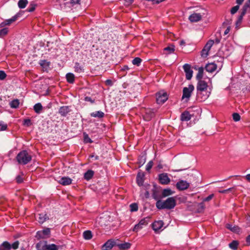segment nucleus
<instances>
[{"mask_svg":"<svg viewBox=\"0 0 250 250\" xmlns=\"http://www.w3.org/2000/svg\"><path fill=\"white\" fill-rule=\"evenodd\" d=\"M131 211H136L138 210V207L137 204L132 203L130 205Z\"/></svg>","mask_w":250,"mask_h":250,"instance_id":"obj_47","label":"nucleus"},{"mask_svg":"<svg viewBox=\"0 0 250 250\" xmlns=\"http://www.w3.org/2000/svg\"><path fill=\"white\" fill-rule=\"evenodd\" d=\"M191 118V115L188 111H184L181 115V120L182 121H188Z\"/></svg>","mask_w":250,"mask_h":250,"instance_id":"obj_22","label":"nucleus"},{"mask_svg":"<svg viewBox=\"0 0 250 250\" xmlns=\"http://www.w3.org/2000/svg\"><path fill=\"white\" fill-rule=\"evenodd\" d=\"M23 125H26L27 126H30V125H31L32 123H31V121L30 119H24L23 121Z\"/></svg>","mask_w":250,"mask_h":250,"instance_id":"obj_52","label":"nucleus"},{"mask_svg":"<svg viewBox=\"0 0 250 250\" xmlns=\"http://www.w3.org/2000/svg\"><path fill=\"white\" fill-rule=\"evenodd\" d=\"M92 233L90 230H86L83 232V237L85 240H90L92 238Z\"/></svg>","mask_w":250,"mask_h":250,"instance_id":"obj_31","label":"nucleus"},{"mask_svg":"<svg viewBox=\"0 0 250 250\" xmlns=\"http://www.w3.org/2000/svg\"><path fill=\"white\" fill-rule=\"evenodd\" d=\"M247 12L250 11V0H248L244 5L243 8Z\"/></svg>","mask_w":250,"mask_h":250,"instance_id":"obj_44","label":"nucleus"},{"mask_svg":"<svg viewBox=\"0 0 250 250\" xmlns=\"http://www.w3.org/2000/svg\"><path fill=\"white\" fill-rule=\"evenodd\" d=\"M70 112V109L68 106H63L60 108L59 112L63 116H66Z\"/></svg>","mask_w":250,"mask_h":250,"instance_id":"obj_21","label":"nucleus"},{"mask_svg":"<svg viewBox=\"0 0 250 250\" xmlns=\"http://www.w3.org/2000/svg\"><path fill=\"white\" fill-rule=\"evenodd\" d=\"M208 83L203 80L198 81L196 86L197 91H207Z\"/></svg>","mask_w":250,"mask_h":250,"instance_id":"obj_8","label":"nucleus"},{"mask_svg":"<svg viewBox=\"0 0 250 250\" xmlns=\"http://www.w3.org/2000/svg\"><path fill=\"white\" fill-rule=\"evenodd\" d=\"M8 32V28H4L0 30V38H2L7 34Z\"/></svg>","mask_w":250,"mask_h":250,"instance_id":"obj_41","label":"nucleus"},{"mask_svg":"<svg viewBox=\"0 0 250 250\" xmlns=\"http://www.w3.org/2000/svg\"><path fill=\"white\" fill-rule=\"evenodd\" d=\"M124 1L125 4L126 6H129L133 3L134 0H124Z\"/></svg>","mask_w":250,"mask_h":250,"instance_id":"obj_62","label":"nucleus"},{"mask_svg":"<svg viewBox=\"0 0 250 250\" xmlns=\"http://www.w3.org/2000/svg\"><path fill=\"white\" fill-rule=\"evenodd\" d=\"M35 6L36 5L34 4H30V7L27 9V11L29 12L34 11L35 9Z\"/></svg>","mask_w":250,"mask_h":250,"instance_id":"obj_59","label":"nucleus"},{"mask_svg":"<svg viewBox=\"0 0 250 250\" xmlns=\"http://www.w3.org/2000/svg\"><path fill=\"white\" fill-rule=\"evenodd\" d=\"M118 247L120 250H127L131 247V244L129 243H124L118 244Z\"/></svg>","mask_w":250,"mask_h":250,"instance_id":"obj_24","label":"nucleus"},{"mask_svg":"<svg viewBox=\"0 0 250 250\" xmlns=\"http://www.w3.org/2000/svg\"><path fill=\"white\" fill-rule=\"evenodd\" d=\"M38 220L40 223H43L47 219H48V217L47 216L46 214H38Z\"/></svg>","mask_w":250,"mask_h":250,"instance_id":"obj_33","label":"nucleus"},{"mask_svg":"<svg viewBox=\"0 0 250 250\" xmlns=\"http://www.w3.org/2000/svg\"><path fill=\"white\" fill-rule=\"evenodd\" d=\"M152 197L153 198L157 200L158 201V200H160L161 198H162V194H161L159 191H158L156 188L154 186L152 189Z\"/></svg>","mask_w":250,"mask_h":250,"instance_id":"obj_17","label":"nucleus"},{"mask_svg":"<svg viewBox=\"0 0 250 250\" xmlns=\"http://www.w3.org/2000/svg\"><path fill=\"white\" fill-rule=\"evenodd\" d=\"M217 68L216 64L214 62L208 63L205 66V69L207 71L212 73Z\"/></svg>","mask_w":250,"mask_h":250,"instance_id":"obj_18","label":"nucleus"},{"mask_svg":"<svg viewBox=\"0 0 250 250\" xmlns=\"http://www.w3.org/2000/svg\"><path fill=\"white\" fill-rule=\"evenodd\" d=\"M47 242H40L36 244V248L38 250H43V248L45 246Z\"/></svg>","mask_w":250,"mask_h":250,"instance_id":"obj_40","label":"nucleus"},{"mask_svg":"<svg viewBox=\"0 0 250 250\" xmlns=\"http://www.w3.org/2000/svg\"><path fill=\"white\" fill-rule=\"evenodd\" d=\"M90 116L92 117L102 118L104 117V113L101 111H98L91 113Z\"/></svg>","mask_w":250,"mask_h":250,"instance_id":"obj_26","label":"nucleus"},{"mask_svg":"<svg viewBox=\"0 0 250 250\" xmlns=\"http://www.w3.org/2000/svg\"><path fill=\"white\" fill-rule=\"evenodd\" d=\"M16 180L17 183L18 184H20L23 182V179L22 177V176L21 175H18L16 178Z\"/></svg>","mask_w":250,"mask_h":250,"instance_id":"obj_55","label":"nucleus"},{"mask_svg":"<svg viewBox=\"0 0 250 250\" xmlns=\"http://www.w3.org/2000/svg\"><path fill=\"white\" fill-rule=\"evenodd\" d=\"M115 245V242L111 239L108 240L106 241L102 246L104 249H106L107 250H110Z\"/></svg>","mask_w":250,"mask_h":250,"instance_id":"obj_15","label":"nucleus"},{"mask_svg":"<svg viewBox=\"0 0 250 250\" xmlns=\"http://www.w3.org/2000/svg\"><path fill=\"white\" fill-rule=\"evenodd\" d=\"M20 243L19 241H16L14 242L12 244H10V250L13 249L14 250H16L19 248Z\"/></svg>","mask_w":250,"mask_h":250,"instance_id":"obj_46","label":"nucleus"},{"mask_svg":"<svg viewBox=\"0 0 250 250\" xmlns=\"http://www.w3.org/2000/svg\"><path fill=\"white\" fill-rule=\"evenodd\" d=\"M226 228L229 229H230L231 231L234 232H238L240 231V228L238 226H232V225L227 224L226 225Z\"/></svg>","mask_w":250,"mask_h":250,"instance_id":"obj_29","label":"nucleus"},{"mask_svg":"<svg viewBox=\"0 0 250 250\" xmlns=\"http://www.w3.org/2000/svg\"><path fill=\"white\" fill-rule=\"evenodd\" d=\"M238 246V242L237 241H233L229 244V247L233 250H236Z\"/></svg>","mask_w":250,"mask_h":250,"instance_id":"obj_39","label":"nucleus"},{"mask_svg":"<svg viewBox=\"0 0 250 250\" xmlns=\"http://www.w3.org/2000/svg\"><path fill=\"white\" fill-rule=\"evenodd\" d=\"M144 176L145 174L143 172H139L137 174L136 181L139 186H141L143 184Z\"/></svg>","mask_w":250,"mask_h":250,"instance_id":"obj_20","label":"nucleus"},{"mask_svg":"<svg viewBox=\"0 0 250 250\" xmlns=\"http://www.w3.org/2000/svg\"><path fill=\"white\" fill-rule=\"evenodd\" d=\"M34 110L36 113L40 114L42 110V106L41 103H37L34 106Z\"/></svg>","mask_w":250,"mask_h":250,"instance_id":"obj_32","label":"nucleus"},{"mask_svg":"<svg viewBox=\"0 0 250 250\" xmlns=\"http://www.w3.org/2000/svg\"><path fill=\"white\" fill-rule=\"evenodd\" d=\"M27 0H20L18 2V6L21 9L24 8L28 4Z\"/></svg>","mask_w":250,"mask_h":250,"instance_id":"obj_37","label":"nucleus"},{"mask_svg":"<svg viewBox=\"0 0 250 250\" xmlns=\"http://www.w3.org/2000/svg\"><path fill=\"white\" fill-rule=\"evenodd\" d=\"M198 212H202V211H203L205 208V205H204V203L203 202L198 204Z\"/></svg>","mask_w":250,"mask_h":250,"instance_id":"obj_45","label":"nucleus"},{"mask_svg":"<svg viewBox=\"0 0 250 250\" xmlns=\"http://www.w3.org/2000/svg\"><path fill=\"white\" fill-rule=\"evenodd\" d=\"M94 171L92 170H87L84 174V178L86 180H90L94 175Z\"/></svg>","mask_w":250,"mask_h":250,"instance_id":"obj_28","label":"nucleus"},{"mask_svg":"<svg viewBox=\"0 0 250 250\" xmlns=\"http://www.w3.org/2000/svg\"><path fill=\"white\" fill-rule=\"evenodd\" d=\"M202 17L200 13H193L189 16L188 19L192 22H197L201 20Z\"/></svg>","mask_w":250,"mask_h":250,"instance_id":"obj_14","label":"nucleus"},{"mask_svg":"<svg viewBox=\"0 0 250 250\" xmlns=\"http://www.w3.org/2000/svg\"><path fill=\"white\" fill-rule=\"evenodd\" d=\"M149 221V217H146L141 219L138 224L135 225L133 231L137 232L142 229L144 227L147 225Z\"/></svg>","mask_w":250,"mask_h":250,"instance_id":"obj_3","label":"nucleus"},{"mask_svg":"<svg viewBox=\"0 0 250 250\" xmlns=\"http://www.w3.org/2000/svg\"><path fill=\"white\" fill-rule=\"evenodd\" d=\"M84 101H86V102H90L91 104H93L95 102V100H93L91 99V97H85L84 98Z\"/></svg>","mask_w":250,"mask_h":250,"instance_id":"obj_60","label":"nucleus"},{"mask_svg":"<svg viewBox=\"0 0 250 250\" xmlns=\"http://www.w3.org/2000/svg\"><path fill=\"white\" fill-rule=\"evenodd\" d=\"M142 60L139 57L135 58L132 61V63L134 65L139 66L142 62Z\"/></svg>","mask_w":250,"mask_h":250,"instance_id":"obj_42","label":"nucleus"},{"mask_svg":"<svg viewBox=\"0 0 250 250\" xmlns=\"http://www.w3.org/2000/svg\"><path fill=\"white\" fill-rule=\"evenodd\" d=\"M174 191H172L170 188L164 189L162 192V197H166L173 194Z\"/></svg>","mask_w":250,"mask_h":250,"instance_id":"obj_25","label":"nucleus"},{"mask_svg":"<svg viewBox=\"0 0 250 250\" xmlns=\"http://www.w3.org/2000/svg\"><path fill=\"white\" fill-rule=\"evenodd\" d=\"M164 51H167L168 53L170 54L174 52V48L173 46H167L164 48Z\"/></svg>","mask_w":250,"mask_h":250,"instance_id":"obj_53","label":"nucleus"},{"mask_svg":"<svg viewBox=\"0 0 250 250\" xmlns=\"http://www.w3.org/2000/svg\"><path fill=\"white\" fill-rule=\"evenodd\" d=\"M43 250H58L59 247L55 244H49L47 245L46 244L45 246H44Z\"/></svg>","mask_w":250,"mask_h":250,"instance_id":"obj_23","label":"nucleus"},{"mask_svg":"<svg viewBox=\"0 0 250 250\" xmlns=\"http://www.w3.org/2000/svg\"><path fill=\"white\" fill-rule=\"evenodd\" d=\"M208 96L207 91H197V100L199 102L204 101Z\"/></svg>","mask_w":250,"mask_h":250,"instance_id":"obj_13","label":"nucleus"},{"mask_svg":"<svg viewBox=\"0 0 250 250\" xmlns=\"http://www.w3.org/2000/svg\"><path fill=\"white\" fill-rule=\"evenodd\" d=\"M232 118H233V120L235 122L239 121L240 120V116L237 113H234L232 114Z\"/></svg>","mask_w":250,"mask_h":250,"instance_id":"obj_48","label":"nucleus"},{"mask_svg":"<svg viewBox=\"0 0 250 250\" xmlns=\"http://www.w3.org/2000/svg\"><path fill=\"white\" fill-rule=\"evenodd\" d=\"M0 130L4 131L7 129V125L3 121H0Z\"/></svg>","mask_w":250,"mask_h":250,"instance_id":"obj_50","label":"nucleus"},{"mask_svg":"<svg viewBox=\"0 0 250 250\" xmlns=\"http://www.w3.org/2000/svg\"><path fill=\"white\" fill-rule=\"evenodd\" d=\"M176 205V201L174 197H169L164 201L158 200L156 203V206L159 209H171L173 208Z\"/></svg>","mask_w":250,"mask_h":250,"instance_id":"obj_1","label":"nucleus"},{"mask_svg":"<svg viewBox=\"0 0 250 250\" xmlns=\"http://www.w3.org/2000/svg\"><path fill=\"white\" fill-rule=\"evenodd\" d=\"M39 64L41 66H42L43 68H46V67L49 66L50 64V62H47L46 60H41L40 61Z\"/></svg>","mask_w":250,"mask_h":250,"instance_id":"obj_43","label":"nucleus"},{"mask_svg":"<svg viewBox=\"0 0 250 250\" xmlns=\"http://www.w3.org/2000/svg\"><path fill=\"white\" fill-rule=\"evenodd\" d=\"M183 69L186 73V77L187 80H190L192 77L193 71L189 64H185L183 66Z\"/></svg>","mask_w":250,"mask_h":250,"instance_id":"obj_9","label":"nucleus"},{"mask_svg":"<svg viewBox=\"0 0 250 250\" xmlns=\"http://www.w3.org/2000/svg\"><path fill=\"white\" fill-rule=\"evenodd\" d=\"M239 9V5H237L233 7L230 10V13L231 14H234Z\"/></svg>","mask_w":250,"mask_h":250,"instance_id":"obj_51","label":"nucleus"},{"mask_svg":"<svg viewBox=\"0 0 250 250\" xmlns=\"http://www.w3.org/2000/svg\"><path fill=\"white\" fill-rule=\"evenodd\" d=\"M204 69L203 68L201 67L199 68L197 74L196 75V78L198 81L202 80L203 77Z\"/></svg>","mask_w":250,"mask_h":250,"instance_id":"obj_36","label":"nucleus"},{"mask_svg":"<svg viewBox=\"0 0 250 250\" xmlns=\"http://www.w3.org/2000/svg\"><path fill=\"white\" fill-rule=\"evenodd\" d=\"M50 230L49 228H47L42 230V233L45 235H48L50 234Z\"/></svg>","mask_w":250,"mask_h":250,"instance_id":"obj_61","label":"nucleus"},{"mask_svg":"<svg viewBox=\"0 0 250 250\" xmlns=\"http://www.w3.org/2000/svg\"><path fill=\"white\" fill-rule=\"evenodd\" d=\"M156 102L158 104H163L167 99V93L164 92H159L156 93Z\"/></svg>","mask_w":250,"mask_h":250,"instance_id":"obj_4","label":"nucleus"},{"mask_svg":"<svg viewBox=\"0 0 250 250\" xmlns=\"http://www.w3.org/2000/svg\"><path fill=\"white\" fill-rule=\"evenodd\" d=\"M213 197H214V194H211L209 195V196H208L207 197L205 198L203 200V202L204 203L205 202L209 201L210 200H211L213 198Z\"/></svg>","mask_w":250,"mask_h":250,"instance_id":"obj_57","label":"nucleus"},{"mask_svg":"<svg viewBox=\"0 0 250 250\" xmlns=\"http://www.w3.org/2000/svg\"><path fill=\"white\" fill-rule=\"evenodd\" d=\"M153 165V162L152 161H149L146 166V170L148 171L152 168Z\"/></svg>","mask_w":250,"mask_h":250,"instance_id":"obj_56","label":"nucleus"},{"mask_svg":"<svg viewBox=\"0 0 250 250\" xmlns=\"http://www.w3.org/2000/svg\"><path fill=\"white\" fill-rule=\"evenodd\" d=\"M214 43V41H208L204 48L201 51V55L202 57L205 58L208 55V52Z\"/></svg>","mask_w":250,"mask_h":250,"instance_id":"obj_5","label":"nucleus"},{"mask_svg":"<svg viewBox=\"0 0 250 250\" xmlns=\"http://www.w3.org/2000/svg\"><path fill=\"white\" fill-rule=\"evenodd\" d=\"M176 188L179 190H184L187 189L189 187V184L186 181L180 180L176 184Z\"/></svg>","mask_w":250,"mask_h":250,"instance_id":"obj_10","label":"nucleus"},{"mask_svg":"<svg viewBox=\"0 0 250 250\" xmlns=\"http://www.w3.org/2000/svg\"><path fill=\"white\" fill-rule=\"evenodd\" d=\"M18 17L19 15L16 14L12 17L11 19L5 20L4 21L0 23V27L3 28L6 25H10L12 23L14 22L17 20Z\"/></svg>","mask_w":250,"mask_h":250,"instance_id":"obj_12","label":"nucleus"},{"mask_svg":"<svg viewBox=\"0 0 250 250\" xmlns=\"http://www.w3.org/2000/svg\"><path fill=\"white\" fill-rule=\"evenodd\" d=\"M75 71L77 73H82L83 71V67L80 65L78 62H76L75 64Z\"/></svg>","mask_w":250,"mask_h":250,"instance_id":"obj_38","label":"nucleus"},{"mask_svg":"<svg viewBox=\"0 0 250 250\" xmlns=\"http://www.w3.org/2000/svg\"><path fill=\"white\" fill-rule=\"evenodd\" d=\"M246 13H247V11L242 8L241 13L240 15H239V16L238 17V19L236 22V24L237 25L240 24L241 23L242 21L243 18V17L245 16V15L246 14Z\"/></svg>","mask_w":250,"mask_h":250,"instance_id":"obj_34","label":"nucleus"},{"mask_svg":"<svg viewBox=\"0 0 250 250\" xmlns=\"http://www.w3.org/2000/svg\"><path fill=\"white\" fill-rule=\"evenodd\" d=\"M245 178L248 182H250V174L246 175Z\"/></svg>","mask_w":250,"mask_h":250,"instance_id":"obj_64","label":"nucleus"},{"mask_svg":"<svg viewBox=\"0 0 250 250\" xmlns=\"http://www.w3.org/2000/svg\"><path fill=\"white\" fill-rule=\"evenodd\" d=\"M146 162V157L144 156H141L139 157V164H140L141 165H144V164Z\"/></svg>","mask_w":250,"mask_h":250,"instance_id":"obj_54","label":"nucleus"},{"mask_svg":"<svg viewBox=\"0 0 250 250\" xmlns=\"http://www.w3.org/2000/svg\"><path fill=\"white\" fill-rule=\"evenodd\" d=\"M20 104V101L18 99H15L12 101L9 104L11 108H17L19 107Z\"/></svg>","mask_w":250,"mask_h":250,"instance_id":"obj_35","label":"nucleus"},{"mask_svg":"<svg viewBox=\"0 0 250 250\" xmlns=\"http://www.w3.org/2000/svg\"><path fill=\"white\" fill-rule=\"evenodd\" d=\"M67 81L70 83H73L74 82L75 76L73 73H68L66 75Z\"/></svg>","mask_w":250,"mask_h":250,"instance_id":"obj_30","label":"nucleus"},{"mask_svg":"<svg viewBox=\"0 0 250 250\" xmlns=\"http://www.w3.org/2000/svg\"><path fill=\"white\" fill-rule=\"evenodd\" d=\"M158 177L159 182L162 185H167L170 182V179L167 173L160 174Z\"/></svg>","mask_w":250,"mask_h":250,"instance_id":"obj_7","label":"nucleus"},{"mask_svg":"<svg viewBox=\"0 0 250 250\" xmlns=\"http://www.w3.org/2000/svg\"><path fill=\"white\" fill-rule=\"evenodd\" d=\"M0 250H10V244L7 241L3 242L0 245Z\"/></svg>","mask_w":250,"mask_h":250,"instance_id":"obj_27","label":"nucleus"},{"mask_svg":"<svg viewBox=\"0 0 250 250\" xmlns=\"http://www.w3.org/2000/svg\"><path fill=\"white\" fill-rule=\"evenodd\" d=\"M59 182L63 186H67L71 184L72 179L68 177H63L60 179Z\"/></svg>","mask_w":250,"mask_h":250,"instance_id":"obj_19","label":"nucleus"},{"mask_svg":"<svg viewBox=\"0 0 250 250\" xmlns=\"http://www.w3.org/2000/svg\"><path fill=\"white\" fill-rule=\"evenodd\" d=\"M84 142L86 143H91L92 141L91 139L88 137V135L87 134L84 133Z\"/></svg>","mask_w":250,"mask_h":250,"instance_id":"obj_49","label":"nucleus"},{"mask_svg":"<svg viewBox=\"0 0 250 250\" xmlns=\"http://www.w3.org/2000/svg\"><path fill=\"white\" fill-rule=\"evenodd\" d=\"M194 89V87L192 84H189L188 87H184L183 90L182 99L187 98L188 99L190 97Z\"/></svg>","mask_w":250,"mask_h":250,"instance_id":"obj_6","label":"nucleus"},{"mask_svg":"<svg viewBox=\"0 0 250 250\" xmlns=\"http://www.w3.org/2000/svg\"><path fill=\"white\" fill-rule=\"evenodd\" d=\"M81 0H71L70 3L72 5L80 4Z\"/></svg>","mask_w":250,"mask_h":250,"instance_id":"obj_63","label":"nucleus"},{"mask_svg":"<svg viewBox=\"0 0 250 250\" xmlns=\"http://www.w3.org/2000/svg\"><path fill=\"white\" fill-rule=\"evenodd\" d=\"M163 225L164 223L161 220L155 221L152 224V228L154 231H157L163 227Z\"/></svg>","mask_w":250,"mask_h":250,"instance_id":"obj_16","label":"nucleus"},{"mask_svg":"<svg viewBox=\"0 0 250 250\" xmlns=\"http://www.w3.org/2000/svg\"><path fill=\"white\" fill-rule=\"evenodd\" d=\"M6 74L4 71L0 70V80H3L6 78Z\"/></svg>","mask_w":250,"mask_h":250,"instance_id":"obj_58","label":"nucleus"},{"mask_svg":"<svg viewBox=\"0 0 250 250\" xmlns=\"http://www.w3.org/2000/svg\"><path fill=\"white\" fill-rule=\"evenodd\" d=\"M155 115L154 111L152 109H146L145 110V114L143 116L145 120L150 121Z\"/></svg>","mask_w":250,"mask_h":250,"instance_id":"obj_11","label":"nucleus"},{"mask_svg":"<svg viewBox=\"0 0 250 250\" xmlns=\"http://www.w3.org/2000/svg\"><path fill=\"white\" fill-rule=\"evenodd\" d=\"M16 159L19 164L24 165L31 161L32 156L26 150H22L18 153Z\"/></svg>","mask_w":250,"mask_h":250,"instance_id":"obj_2","label":"nucleus"}]
</instances>
